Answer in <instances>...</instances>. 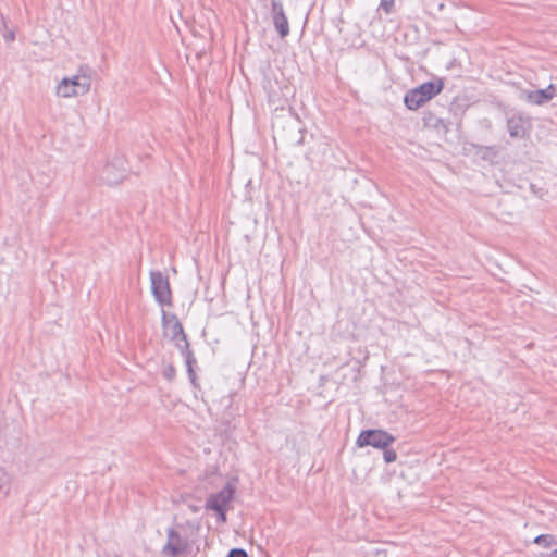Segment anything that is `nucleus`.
Segmentation results:
<instances>
[{"mask_svg":"<svg viewBox=\"0 0 557 557\" xmlns=\"http://www.w3.org/2000/svg\"><path fill=\"white\" fill-rule=\"evenodd\" d=\"M91 69L87 65L79 66L77 74L72 77H67L69 83L78 94L83 96L90 90L91 86Z\"/></svg>","mask_w":557,"mask_h":557,"instance_id":"nucleus-6","label":"nucleus"},{"mask_svg":"<svg viewBox=\"0 0 557 557\" xmlns=\"http://www.w3.org/2000/svg\"><path fill=\"white\" fill-rule=\"evenodd\" d=\"M271 7L274 28L276 29L281 38H285L289 35V25L287 16L284 12L283 4L278 0H272Z\"/></svg>","mask_w":557,"mask_h":557,"instance_id":"nucleus-7","label":"nucleus"},{"mask_svg":"<svg viewBox=\"0 0 557 557\" xmlns=\"http://www.w3.org/2000/svg\"><path fill=\"white\" fill-rule=\"evenodd\" d=\"M484 150H485V153L483 154L484 159L487 158L488 156H492V157L496 156V151L493 147H485Z\"/></svg>","mask_w":557,"mask_h":557,"instance_id":"nucleus-22","label":"nucleus"},{"mask_svg":"<svg viewBox=\"0 0 557 557\" xmlns=\"http://www.w3.org/2000/svg\"><path fill=\"white\" fill-rule=\"evenodd\" d=\"M3 37H4L5 41L11 42L15 39V34H14V32L10 30L7 34H4Z\"/></svg>","mask_w":557,"mask_h":557,"instance_id":"nucleus-23","label":"nucleus"},{"mask_svg":"<svg viewBox=\"0 0 557 557\" xmlns=\"http://www.w3.org/2000/svg\"><path fill=\"white\" fill-rule=\"evenodd\" d=\"M534 543L548 548L556 544V540L550 534H541L534 539Z\"/></svg>","mask_w":557,"mask_h":557,"instance_id":"nucleus-15","label":"nucleus"},{"mask_svg":"<svg viewBox=\"0 0 557 557\" xmlns=\"http://www.w3.org/2000/svg\"><path fill=\"white\" fill-rule=\"evenodd\" d=\"M528 121L521 115H513L507 120V129L511 137L523 138L527 135Z\"/></svg>","mask_w":557,"mask_h":557,"instance_id":"nucleus-11","label":"nucleus"},{"mask_svg":"<svg viewBox=\"0 0 557 557\" xmlns=\"http://www.w3.org/2000/svg\"><path fill=\"white\" fill-rule=\"evenodd\" d=\"M9 484V478L3 469L0 468V494L5 493Z\"/></svg>","mask_w":557,"mask_h":557,"instance_id":"nucleus-17","label":"nucleus"},{"mask_svg":"<svg viewBox=\"0 0 557 557\" xmlns=\"http://www.w3.org/2000/svg\"><path fill=\"white\" fill-rule=\"evenodd\" d=\"M151 292L158 304L161 306L172 305V293L169 278L160 271L150 272Z\"/></svg>","mask_w":557,"mask_h":557,"instance_id":"nucleus-3","label":"nucleus"},{"mask_svg":"<svg viewBox=\"0 0 557 557\" xmlns=\"http://www.w3.org/2000/svg\"><path fill=\"white\" fill-rule=\"evenodd\" d=\"M395 441L396 438L384 430L370 429L362 431L359 434L356 444L358 447L372 446L375 448L385 449Z\"/></svg>","mask_w":557,"mask_h":557,"instance_id":"nucleus-2","label":"nucleus"},{"mask_svg":"<svg viewBox=\"0 0 557 557\" xmlns=\"http://www.w3.org/2000/svg\"><path fill=\"white\" fill-rule=\"evenodd\" d=\"M176 347L181 351L182 356L185 358L188 376L190 379V382L195 384L196 374L194 372V364L196 363V358L194 357V354L190 350L189 343L181 344L180 342H177Z\"/></svg>","mask_w":557,"mask_h":557,"instance_id":"nucleus-12","label":"nucleus"},{"mask_svg":"<svg viewBox=\"0 0 557 557\" xmlns=\"http://www.w3.org/2000/svg\"><path fill=\"white\" fill-rule=\"evenodd\" d=\"M553 557H557V549H556V550H554V553H553Z\"/></svg>","mask_w":557,"mask_h":557,"instance_id":"nucleus-24","label":"nucleus"},{"mask_svg":"<svg viewBox=\"0 0 557 557\" xmlns=\"http://www.w3.org/2000/svg\"><path fill=\"white\" fill-rule=\"evenodd\" d=\"M126 161L122 157H115L112 161L108 162L100 173V180L108 185H115L123 181L126 176L127 169Z\"/></svg>","mask_w":557,"mask_h":557,"instance_id":"nucleus-4","label":"nucleus"},{"mask_svg":"<svg viewBox=\"0 0 557 557\" xmlns=\"http://www.w3.org/2000/svg\"><path fill=\"white\" fill-rule=\"evenodd\" d=\"M423 123L426 127L446 134L449 131V123L438 117L435 113L428 111L423 115Z\"/></svg>","mask_w":557,"mask_h":557,"instance_id":"nucleus-13","label":"nucleus"},{"mask_svg":"<svg viewBox=\"0 0 557 557\" xmlns=\"http://www.w3.org/2000/svg\"><path fill=\"white\" fill-rule=\"evenodd\" d=\"M395 0H381L380 8L387 14L393 11Z\"/></svg>","mask_w":557,"mask_h":557,"instance_id":"nucleus-19","label":"nucleus"},{"mask_svg":"<svg viewBox=\"0 0 557 557\" xmlns=\"http://www.w3.org/2000/svg\"><path fill=\"white\" fill-rule=\"evenodd\" d=\"M188 548V542L183 539L181 534L173 528L168 530V540L165 545L162 547V555L164 557H178L186 553Z\"/></svg>","mask_w":557,"mask_h":557,"instance_id":"nucleus-5","label":"nucleus"},{"mask_svg":"<svg viewBox=\"0 0 557 557\" xmlns=\"http://www.w3.org/2000/svg\"><path fill=\"white\" fill-rule=\"evenodd\" d=\"M557 87L553 84L545 89H537L527 92V100L533 104H544L556 96Z\"/></svg>","mask_w":557,"mask_h":557,"instance_id":"nucleus-10","label":"nucleus"},{"mask_svg":"<svg viewBox=\"0 0 557 557\" xmlns=\"http://www.w3.org/2000/svg\"><path fill=\"white\" fill-rule=\"evenodd\" d=\"M227 557H248V554L243 548H232L228 552Z\"/></svg>","mask_w":557,"mask_h":557,"instance_id":"nucleus-20","label":"nucleus"},{"mask_svg":"<svg viewBox=\"0 0 557 557\" xmlns=\"http://www.w3.org/2000/svg\"><path fill=\"white\" fill-rule=\"evenodd\" d=\"M162 374H163L164 379H166L169 382H171L175 379L176 370H175L174 366L168 364L164 367Z\"/></svg>","mask_w":557,"mask_h":557,"instance_id":"nucleus-16","label":"nucleus"},{"mask_svg":"<svg viewBox=\"0 0 557 557\" xmlns=\"http://www.w3.org/2000/svg\"><path fill=\"white\" fill-rule=\"evenodd\" d=\"M234 488L231 484L224 486L219 493L210 495L206 503V508L210 510L226 509L230 502L233 499Z\"/></svg>","mask_w":557,"mask_h":557,"instance_id":"nucleus-9","label":"nucleus"},{"mask_svg":"<svg viewBox=\"0 0 557 557\" xmlns=\"http://www.w3.org/2000/svg\"><path fill=\"white\" fill-rule=\"evenodd\" d=\"M57 95L62 98L76 97L78 94L69 83L67 77H64L57 86Z\"/></svg>","mask_w":557,"mask_h":557,"instance_id":"nucleus-14","label":"nucleus"},{"mask_svg":"<svg viewBox=\"0 0 557 557\" xmlns=\"http://www.w3.org/2000/svg\"><path fill=\"white\" fill-rule=\"evenodd\" d=\"M444 88L442 79L430 81L406 92L404 102L409 110H418Z\"/></svg>","mask_w":557,"mask_h":557,"instance_id":"nucleus-1","label":"nucleus"},{"mask_svg":"<svg viewBox=\"0 0 557 557\" xmlns=\"http://www.w3.org/2000/svg\"><path fill=\"white\" fill-rule=\"evenodd\" d=\"M162 322L170 333L171 341L175 342V344L177 342L181 344L188 343L183 325L175 314L168 315L165 311H162Z\"/></svg>","mask_w":557,"mask_h":557,"instance_id":"nucleus-8","label":"nucleus"},{"mask_svg":"<svg viewBox=\"0 0 557 557\" xmlns=\"http://www.w3.org/2000/svg\"><path fill=\"white\" fill-rule=\"evenodd\" d=\"M218 515V518L220 521L222 522H225L226 521V509H219V510H214Z\"/></svg>","mask_w":557,"mask_h":557,"instance_id":"nucleus-21","label":"nucleus"},{"mask_svg":"<svg viewBox=\"0 0 557 557\" xmlns=\"http://www.w3.org/2000/svg\"><path fill=\"white\" fill-rule=\"evenodd\" d=\"M383 450H384L383 457H384L385 462L391 463L397 459V454L395 450L388 449V447Z\"/></svg>","mask_w":557,"mask_h":557,"instance_id":"nucleus-18","label":"nucleus"}]
</instances>
